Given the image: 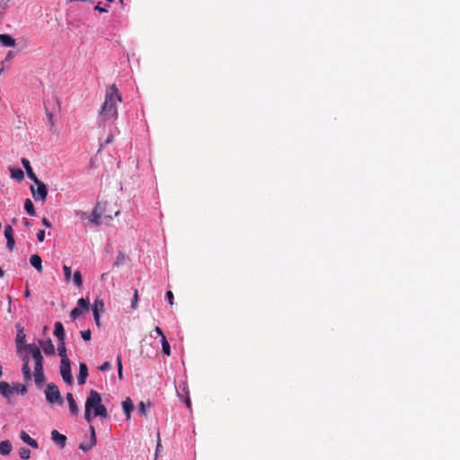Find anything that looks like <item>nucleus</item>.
<instances>
[{
  "label": "nucleus",
  "mask_w": 460,
  "mask_h": 460,
  "mask_svg": "<svg viewBox=\"0 0 460 460\" xmlns=\"http://www.w3.org/2000/svg\"><path fill=\"white\" fill-rule=\"evenodd\" d=\"M17 352L22 357L23 365L22 372L24 381L29 382L31 380V373L29 367L31 359L34 365V382L38 386H41L45 382V376L43 373V357L40 347H18Z\"/></svg>",
  "instance_id": "nucleus-1"
},
{
  "label": "nucleus",
  "mask_w": 460,
  "mask_h": 460,
  "mask_svg": "<svg viewBox=\"0 0 460 460\" xmlns=\"http://www.w3.org/2000/svg\"><path fill=\"white\" fill-rule=\"evenodd\" d=\"M121 102L122 98L116 84L107 87L105 100L98 116L100 125H105L106 122L115 121L118 119V103Z\"/></svg>",
  "instance_id": "nucleus-2"
},
{
  "label": "nucleus",
  "mask_w": 460,
  "mask_h": 460,
  "mask_svg": "<svg viewBox=\"0 0 460 460\" xmlns=\"http://www.w3.org/2000/svg\"><path fill=\"white\" fill-rule=\"evenodd\" d=\"M84 408L89 409L93 412V416H99L101 418H106L108 416L105 406L102 403L101 394L91 390L86 398Z\"/></svg>",
  "instance_id": "nucleus-3"
},
{
  "label": "nucleus",
  "mask_w": 460,
  "mask_h": 460,
  "mask_svg": "<svg viewBox=\"0 0 460 460\" xmlns=\"http://www.w3.org/2000/svg\"><path fill=\"white\" fill-rule=\"evenodd\" d=\"M45 395L46 400L51 404L63 405L64 403L58 387L53 383L47 385Z\"/></svg>",
  "instance_id": "nucleus-4"
},
{
  "label": "nucleus",
  "mask_w": 460,
  "mask_h": 460,
  "mask_svg": "<svg viewBox=\"0 0 460 460\" xmlns=\"http://www.w3.org/2000/svg\"><path fill=\"white\" fill-rule=\"evenodd\" d=\"M60 375L65 383L68 385L73 383L69 358L61 359Z\"/></svg>",
  "instance_id": "nucleus-5"
},
{
  "label": "nucleus",
  "mask_w": 460,
  "mask_h": 460,
  "mask_svg": "<svg viewBox=\"0 0 460 460\" xmlns=\"http://www.w3.org/2000/svg\"><path fill=\"white\" fill-rule=\"evenodd\" d=\"M35 183L37 184V190H35L33 186L31 187L32 196L36 200L40 199V200L44 201L48 195L47 187L39 179H38V182H35Z\"/></svg>",
  "instance_id": "nucleus-6"
},
{
  "label": "nucleus",
  "mask_w": 460,
  "mask_h": 460,
  "mask_svg": "<svg viewBox=\"0 0 460 460\" xmlns=\"http://www.w3.org/2000/svg\"><path fill=\"white\" fill-rule=\"evenodd\" d=\"M54 335L58 338V345H65V329L60 322L55 323Z\"/></svg>",
  "instance_id": "nucleus-7"
},
{
  "label": "nucleus",
  "mask_w": 460,
  "mask_h": 460,
  "mask_svg": "<svg viewBox=\"0 0 460 460\" xmlns=\"http://www.w3.org/2000/svg\"><path fill=\"white\" fill-rule=\"evenodd\" d=\"M51 439L61 448L66 447V437L56 429L51 431Z\"/></svg>",
  "instance_id": "nucleus-8"
},
{
  "label": "nucleus",
  "mask_w": 460,
  "mask_h": 460,
  "mask_svg": "<svg viewBox=\"0 0 460 460\" xmlns=\"http://www.w3.org/2000/svg\"><path fill=\"white\" fill-rule=\"evenodd\" d=\"M88 376V367L85 363H80L79 366V374L77 376L78 385H83L85 384L86 378Z\"/></svg>",
  "instance_id": "nucleus-9"
},
{
  "label": "nucleus",
  "mask_w": 460,
  "mask_h": 460,
  "mask_svg": "<svg viewBox=\"0 0 460 460\" xmlns=\"http://www.w3.org/2000/svg\"><path fill=\"white\" fill-rule=\"evenodd\" d=\"M0 394L4 398H11L13 395V388H11V385L4 381L0 382Z\"/></svg>",
  "instance_id": "nucleus-10"
},
{
  "label": "nucleus",
  "mask_w": 460,
  "mask_h": 460,
  "mask_svg": "<svg viewBox=\"0 0 460 460\" xmlns=\"http://www.w3.org/2000/svg\"><path fill=\"white\" fill-rule=\"evenodd\" d=\"M66 398L69 405V411L71 415H77L79 412V408L76 404L75 400L74 399L73 394L71 393H67Z\"/></svg>",
  "instance_id": "nucleus-11"
},
{
  "label": "nucleus",
  "mask_w": 460,
  "mask_h": 460,
  "mask_svg": "<svg viewBox=\"0 0 460 460\" xmlns=\"http://www.w3.org/2000/svg\"><path fill=\"white\" fill-rule=\"evenodd\" d=\"M150 337L157 339H160L161 345H169L166 337L164 336L163 331L159 327H155L151 332Z\"/></svg>",
  "instance_id": "nucleus-12"
},
{
  "label": "nucleus",
  "mask_w": 460,
  "mask_h": 460,
  "mask_svg": "<svg viewBox=\"0 0 460 460\" xmlns=\"http://www.w3.org/2000/svg\"><path fill=\"white\" fill-rule=\"evenodd\" d=\"M22 164L27 172L28 177L31 179L34 182H38V178L36 174L33 172L30 161L27 160L26 158H22Z\"/></svg>",
  "instance_id": "nucleus-13"
},
{
  "label": "nucleus",
  "mask_w": 460,
  "mask_h": 460,
  "mask_svg": "<svg viewBox=\"0 0 460 460\" xmlns=\"http://www.w3.org/2000/svg\"><path fill=\"white\" fill-rule=\"evenodd\" d=\"M30 263L31 264L32 267H34L36 269V270L39 273L42 272V270H43L42 260L40 255L32 254L30 258Z\"/></svg>",
  "instance_id": "nucleus-14"
},
{
  "label": "nucleus",
  "mask_w": 460,
  "mask_h": 460,
  "mask_svg": "<svg viewBox=\"0 0 460 460\" xmlns=\"http://www.w3.org/2000/svg\"><path fill=\"white\" fill-rule=\"evenodd\" d=\"M122 408H123V411L126 415L127 420H129L130 416H131V412L134 410V404H133L132 401L130 400V398H127L126 400H124L122 402Z\"/></svg>",
  "instance_id": "nucleus-15"
},
{
  "label": "nucleus",
  "mask_w": 460,
  "mask_h": 460,
  "mask_svg": "<svg viewBox=\"0 0 460 460\" xmlns=\"http://www.w3.org/2000/svg\"><path fill=\"white\" fill-rule=\"evenodd\" d=\"M20 438L21 439L26 443L27 445H29L30 447H33V448H38L39 447V444L38 442L31 438L29 434H27L25 431H22L21 434H20Z\"/></svg>",
  "instance_id": "nucleus-16"
},
{
  "label": "nucleus",
  "mask_w": 460,
  "mask_h": 460,
  "mask_svg": "<svg viewBox=\"0 0 460 460\" xmlns=\"http://www.w3.org/2000/svg\"><path fill=\"white\" fill-rule=\"evenodd\" d=\"M0 43L4 47H14L15 40L9 34H0Z\"/></svg>",
  "instance_id": "nucleus-17"
},
{
  "label": "nucleus",
  "mask_w": 460,
  "mask_h": 460,
  "mask_svg": "<svg viewBox=\"0 0 460 460\" xmlns=\"http://www.w3.org/2000/svg\"><path fill=\"white\" fill-rule=\"evenodd\" d=\"M12 451V444L9 440L0 442V455L8 456Z\"/></svg>",
  "instance_id": "nucleus-18"
},
{
  "label": "nucleus",
  "mask_w": 460,
  "mask_h": 460,
  "mask_svg": "<svg viewBox=\"0 0 460 460\" xmlns=\"http://www.w3.org/2000/svg\"><path fill=\"white\" fill-rule=\"evenodd\" d=\"M17 328L18 330L15 339L16 345H23L26 335L24 333L23 328H20L19 325L17 326Z\"/></svg>",
  "instance_id": "nucleus-19"
},
{
  "label": "nucleus",
  "mask_w": 460,
  "mask_h": 460,
  "mask_svg": "<svg viewBox=\"0 0 460 460\" xmlns=\"http://www.w3.org/2000/svg\"><path fill=\"white\" fill-rule=\"evenodd\" d=\"M24 208L30 216L35 215L34 205L30 199H26L24 202Z\"/></svg>",
  "instance_id": "nucleus-20"
},
{
  "label": "nucleus",
  "mask_w": 460,
  "mask_h": 460,
  "mask_svg": "<svg viewBox=\"0 0 460 460\" xmlns=\"http://www.w3.org/2000/svg\"><path fill=\"white\" fill-rule=\"evenodd\" d=\"M89 300L88 298H80L78 299L77 301V307L76 308H81L82 311H88L89 310Z\"/></svg>",
  "instance_id": "nucleus-21"
},
{
  "label": "nucleus",
  "mask_w": 460,
  "mask_h": 460,
  "mask_svg": "<svg viewBox=\"0 0 460 460\" xmlns=\"http://www.w3.org/2000/svg\"><path fill=\"white\" fill-rule=\"evenodd\" d=\"M73 281H74V284L77 288L82 287V285H83V279H82V274H81V272L79 270H77V271H75L74 273Z\"/></svg>",
  "instance_id": "nucleus-22"
},
{
  "label": "nucleus",
  "mask_w": 460,
  "mask_h": 460,
  "mask_svg": "<svg viewBox=\"0 0 460 460\" xmlns=\"http://www.w3.org/2000/svg\"><path fill=\"white\" fill-rule=\"evenodd\" d=\"M11 388H13V394L16 393L23 395L27 393V388L23 385L16 384L11 386Z\"/></svg>",
  "instance_id": "nucleus-23"
},
{
  "label": "nucleus",
  "mask_w": 460,
  "mask_h": 460,
  "mask_svg": "<svg viewBox=\"0 0 460 460\" xmlns=\"http://www.w3.org/2000/svg\"><path fill=\"white\" fill-rule=\"evenodd\" d=\"M19 456L22 459L27 460L31 457V450L27 447H21L19 449Z\"/></svg>",
  "instance_id": "nucleus-24"
},
{
  "label": "nucleus",
  "mask_w": 460,
  "mask_h": 460,
  "mask_svg": "<svg viewBox=\"0 0 460 460\" xmlns=\"http://www.w3.org/2000/svg\"><path fill=\"white\" fill-rule=\"evenodd\" d=\"M12 177L17 181H22L24 177V173L21 169L12 170Z\"/></svg>",
  "instance_id": "nucleus-25"
},
{
  "label": "nucleus",
  "mask_w": 460,
  "mask_h": 460,
  "mask_svg": "<svg viewBox=\"0 0 460 460\" xmlns=\"http://www.w3.org/2000/svg\"><path fill=\"white\" fill-rule=\"evenodd\" d=\"M126 259H127V256L124 253L119 252L113 265L115 267H119L120 264H122L126 261Z\"/></svg>",
  "instance_id": "nucleus-26"
},
{
  "label": "nucleus",
  "mask_w": 460,
  "mask_h": 460,
  "mask_svg": "<svg viewBox=\"0 0 460 460\" xmlns=\"http://www.w3.org/2000/svg\"><path fill=\"white\" fill-rule=\"evenodd\" d=\"M117 366H118V376H119V379L122 380V378H123V374H122V359H121V356L120 355L117 356Z\"/></svg>",
  "instance_id": "nucleus-27"
},
{
  "label": "nucleus",
  "mask_w": 460,
  "mask_h": 460,
  "mask_svg": "<svg viewBox=\"0 0 460 460\" xmlns=\"http://www.w3.org/2000/svg\"><path fill=\"white\" fill-rule=\"evenodd\" d=\"M104 303L102 299H96L93 307V311L96 310L99 313L100 310H103Z\"/></svg>",
  "instance_id": "nucleus-28"
},
{
  "label": "nucleus",
  "mask_w": 460,
  "mask_h": 460,
  "mask_svg": "<svg viewBox=\"0 0 460 460\" xmlns=\"http://www.w3.org/2000/svg\"><path fill=\"white\" fill-rule=\"evenodd\" d=\"M82 313L83 311L81 308L75 307L70 312V317L72 320H75L82 314Z\"/></svg>",
  "instance_id": "nucleus-29"
},
{
  "label": "nucleus",
  "mask_w": 460,
  "mask_h": 460,
  "mask_svg": "<svg viewBox=\"0 0 460 460\" xmlns=\"http://www.w3.org/2000/svg\"><path fill=\"white\" fill-rule=\"evenodd\" d=\"M96 416H93V412L90 411L89 409L84 408V418L87 422L91 423L93 419Z\"/></svg>",
  "instance_id": "nucleus-30"
},
{
  "label": "nucleus",
  "mask_w": 460,
  "mask_h": 460,
  "mask_svg": "<svg viewBox=\"0 0 460 460\" xmlns=\"http://www.w3.org/2000/svg\"><path fill=\"white\" fill-rule=\"evenodd\" d=\"M137 302H138V291H137V289H135L134 290V296H133L132 301H131V307L133 309H137Z\"/></svg>",
  "instance_id": "nucleus-31"
},
{
  "label": "nucleus",
  "mask_w": 460,
  "mask_h": 460,
  "mask_svg": "<svg viewBox=\"0 0 460 460\" xmlns=\"http://www.w3.org/2000/svg\"><path fill=\"white\" fill-rule=\"evenodd\" d=\"M100 219H101V215L99 213H97L96 211H93V214H92L91 221L94 225L99 226L100 225Z\"/></svg>",
  "instance_id": "nucleus-32"
},
{
  "label": "nucleus",
  "mask_w": 460,
  "mask_h": 460,
  "mask_svg": "<svg viewBox=\"0 0 460 460\" xmlns=\"http://www.w3.org/2000/svg\"><path fill=\"white\" fill-rule=\"evenodd\" d=\"M4 233L5 238L13 237V227L10 225H6L4 226Z\"/></svg>",
  "instance_id": "nucleus-33"
},
{
  "label": "nucleus",
  "mask_w": 460,
  "mask_h": 460,
  "mask_svg": "<svg viewBox=\"0 0 460 460\" xmlns=\"http://www.w3.org/2000/svg\"><path fill=\"white\" fill-rule=\"evenodd\" d=\"M63 270H64L65 279L66 281H69L71 279V268L66 265H64Z\"/></svg>",
  "instance_id": "nucleus-34"
},
{
  "label": "nucleus",
  "mask_w": 460,
  "mask_h": 460,
  "mask_svg": "<svg viewBox=\"0 0 460 460\" xmlns=\"http://www.w3.org/2000/svg\"><path fill=\"white\" fill-rule=\"evenodd\" d=\"M15 245V241L13 237H8L6 238V246L9 249V251H13Z\"/></svg>",
  "instance_id": "nucleus-35"
},
{
  "label": "nucleus",
  "mask_w": 460,
  "mask_h": 460,
  "mask_svg": "<svg viewBox=\"0 0 460 460\" xmlns=\"http://www.w3.org/2000/svg\"><path fill=\"white\" fill-rule=\"evenodd\" d=\"M58 355L61 357V359L68 358L66 355V347H58Z\"/></svg>",
  "instance_id": "nucleus-36"
},
{
  "label": "nucleus",
  "mask_w": 460,
  "mask_h": 460,
  "mask_svg": "<svg viewBox=\"0 0 460 460\" xmlns=\"http://www.w3.org/2000/svg\"><path fill=\"white\" fill-rule=\"evenodd\" d=\"M90 431H91L90 443H92V445L94 446L96 444V436H95L94 427L92 425L90 426Z\"/></svg>",
  "instance_id": "nucleus-37"
},
{
  "label": "nucleus",
  "mask_w": 460,
  "mask_h": 460,
  "mask_svg": "<svg viewBox=\"0 0 460 460\" xmlns=\"http://www.w3.org/2000/svg\"><path fill=\"white\" fill-rule=\"evenodd\" d=\"M81 336L84 341H89L91 339V331L90 330L82 331Z\"/></svg>",
  "instance_id": "nucleus-38"
},
{
  "label": "nucleus",
  "mask_w": 460,
  "mask_h": 460,
  "mask_svg": "<svg viewBox=\"0 0 460 460\" xmlns=\"http://www.w3.org/2000/svg\"><path fill=\"white\" fill-rule=\"evenodd\" d=\"M111 363L106 361L102 366L99 367V370L102 372H104V371L111 369Z\"/></svg>",
  "instance_id": "nucleus-39"
},
{
  "label": "nucleus",
  "mask_w": 460,
  "mask_h": 460,
  "mask_svg": "<svg viewBox=\"0 0 460 460\" xmlns=\"http://www.w3.org/2000/svg\"><path fill=\"white\" fill-rule=\"evenodd\" d=\"M93 447V445H92V443H90L89 445H85L84 443H81L79 445V448L81 450H83L84 452H88Z\"/></svg>",
  "instance_id": "nucleus-40"
},
{
  "label": "nucleus",
  "mask_w": 460,
  "mask_h": 460,
  "mask_svg": "<svg viewBox=\"0 0 460 460\" xmlns=\"http://www.w3.org/2000/svg\"><path fill=\"white\" fill-rule=\"evenodd\" d=\"M138 408H139V411L141 412V414L146 416V404L144 402H140Z\"/></svg>",
  "instance_id": "nucleus-41"
},
{
  "label": "nucleus",
  "mask_w": 460,
  "mask_h": 460,
  "mask_svg": "<svg viewBox=\"0 0 460 460\" xmlns=\"http://www.w3.org/2000/svg\"><path fill=\"white\" fill-rule=\"evenodd\" d=\"M37 238H38L39 242H43L44 238H45V231L40 230L37 234Z\"/></svg>",
  "instance_id": "nucleus-42"
},
{
  "label": "nucleus",
  "mask_w": 460,
  "mask_h": 460,
  "mask_svg": "<svg viewBox=\"0 0 460 460\" xmlns=\"http://www.w3.org/2000/svg\"><path fill=\"white\" fill-rule=\"evenodd\" d=\"M166 297L170 305H173V293L172 291H167Z\"/></svg>",
  "instance_id": "nucleus-43"
},
{
  "label": "nucleus",
  "mask_w": 460,
  "mask_h": 460,
  "mask_svg": "<svg viewBox=\"0 0 460 460\" xmlns=\"http://www.w3.org/2000/svg\"><path fill=\"white\" fill-rule=\"evenodd\" d=\"M42 224L48 228H50L52 226L50 221L46 217L42 218Z\"/></svg>",
  "instance_id": "nucleus-44"
},
{
  "label": "nucleus",
  "mask_w": 460,
  "mask_h": 460,
  "mask_svg": "<svg viewBox=\"0 0 460 460\" xmlns=\"http://www.w3.org/2000/svg\"><path fill=\"white\" fill-rule=\"evenodd\" d=\"M93 318L97 325L100 324V314L94 310Z\"/></svg>",
  "instance_id": "nucleus-45"
},
{
  "label": "nucleus",
  "mask_w": 460,
  "mask_h": 460,
  "mask_svg": "<svg viewBox=\"0 0 460 460\" xmlns=\"http://www.w3.org/2000/svg\"><path fill=\"white\" fill-rule=\"evenodd\" d=\"M162 351L164 355L170 356L171 355V347H162Z\"/></svg>",
  "instance_id": "nucleus-46"
},
{
  "label": "nucleus",
  "mask_w": 460,
  "mask_h": 460,
  "mask_svg": "<svg viewBox=\"0 0 460 460\" xmlns=\"http://www.w3.org/2000/svg\"><path fill=\"white\" fill-rule=\"evenodd\" d=\"M94 9H95L96 11L100 12V13H107V12H108V10H107V9L101 7V6H100V4H98L94 7Z\"/></svg>",
  "instance_id": "nucleus-47"
},
{
  "label": "nucleus",
  "mask_w": 460,
  "mask_h": 460,
  "mask_svg": "<svg viewBox=\"0 0 460 460\" xmlns=\"http://www.w3.org/2000/svg\"><path fill=\"white\" fill-rule=\"evenodd\" d=\"M43 348H44L45 353H47V354L54 352V347H52V346L43 347Z\"/></svg>",
  "instance_id": "nucleus-48"
},
{
  "label": "nucleus",
  "mask_w": 460,
  "mask_h": 460,
  "mask_svg": "<svg viewBox=\"0 0 460 460\" xmlns=\"http://www.w3.org/2000/svg\"><path fill=\"white\" fill-rule=\"evenodd\" d=\"M112 140H113L112 135H109L108 137L105 140V144L106 145L111 144L112 142Z\"/></svg>",
  "instance_id": "nucleus-49"
},
{
  "label": "nucleus",
  "mask_w": 460,
  "mask_h": 460,
  "mask_svg": "<svg viewBox=\"0 0 460 460\" xmlns=\"http://www.w3.org/2000/svg\"><path fill=\"white\" fill-rule=\"evenodd\" d=\"M40 345H49V346H51L53 344H52L51 340L49 339L45 343L42 342V341H40Z\"/></svg>",
  "instance_id": "nucleus-50"
},
{
  "label": "nucleus",
  "mask_w": 460,
  "mask_h": 460,
  "mask_svg": "<svg viewBox=\"0 0 460 460\" xmlns=\"http://www.w3.org/2000/svg\"><path fill=\"white\" fill-rule=\"evenodd\" d=\"M13 57V52H12V51H9V52H8V54H7V56H6V58H5V59H6V60L11 59Z\"/></svg>",
  "instance_id": "nucleus-51"
},
{
  "label": "nucleus",
  "mask_w": 460,
  "mask_h": 460,
  "mask_svg": "<svg viewBox=\"0 0 460 460\" xmlns=\"http://www.w3.org/2000/svg\"><path fill=\"white\" fill-rule=\"evenodd\" d=\"M4 9V5L0 4V18L3 16V10Z\"/></svg>",
  "instance_id": "nucleus-52"
},
{
  "label": "nucleus",
  "mask_w": 460,
  "mask_h": 460,
  "mask_svg": "<svg viewBox=\"0 0 460 460\" xmlns=\"http://www.w3.org/2000/svg\"><path fill=\"white\" fill-rule=\"evenodd\" d=\"M185 402H186L187 407L190 408V398H187Z\"/></svg>",
  "instance_id": "nucleus-53"
},
{
  "label": "nucleus",
  "mask_w": 460,
  "mask_h": 460,
  "mask_svg": "<svg viewBox=\"0 0 460 460\" xmlns=\"http://www.w3.org/2000/svg\"><path fill=\"white\" fill-rule=\"evenodd\" d=\"M48 116H49V120L51 122V125H52L53 124V122H52V114L51 113H48Z\"/></svg>",
  "instance_id": "nucleus-54"
},
{
  "label": "nucleus",
  "mask_w": 460,
  "mask_h": 460,
  "mask_svg": "<svg viewBox=\"0 0 460 460\" xmlns=\"http://www.w3.org/2000/svg\"><path fill=\"white\" fill-rule=\"evenodd\" d=\"M161 447L160 437L158 436L157 448Z\"/></svg>",
  "instance_id": "nucleus-55"
},
{
  "label": "nucleus",
  "mask_w": 460,
  "mask_h": 460,
  "mask_svg": "<svg viewBox=\"0 0 460 460\" xmlns=\"http://www.w3.org/2000/svg\"><path fill=\"white\" fill-rule=\"evenodd\" d=\"M2 375H3L2 366L0 365V377L2 376Z\"/></svg>",
  "instance_id": "nucleus-56"
},
{
  "label": "nucleus",
  "mask_w": 460,
  "mask_h": 460,
  "mask_svg": "<svg viewBox=\"0 0 460 460\" xmlns=\"http://www.w3.org/2000/svg\"><path fill=\"white\" fill-rule=\"evenodd\" d=\"M29 295H30V292H29V290L27 289V290L25 291V296H28Z\"/></svg>",
  "instance_id": "nucleus-57"
},
{
  "label": "nucleus",
  "mask_w": 460,
  "mask_h": 460,
  "mask_svg": "<svg viewBox=\"0 0 460 460\" xmlns=\"http://www.w3.org/2000/svg\"><path fill=\"white\" fill-rule=\"evenodd\" d=\"M25 225H26L27 226H30L29 221H27V220H26V221H25Z\"/></svg>",
  "instance_id": "nucleus-58"
},
{
  "label": "nucleus",
  "mask_w": 460,
  "mask_h": 460,
  "mask_svg": "<svg viewBox=\"0 0 460 460\" xmlns=\"http://www.w3.org/2000/svg\"><path fill=\"white\" fill-rule=\"evenodd\" d=\"M105 275H106V273H102V279H103Z\"/></svg>",
  "instance_id": "nucleus-59"
}]
</instances>
